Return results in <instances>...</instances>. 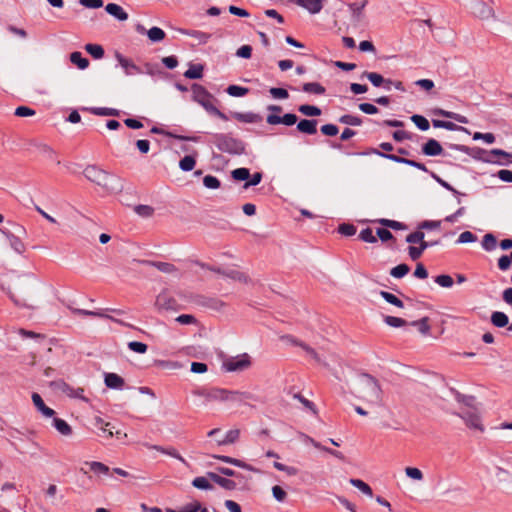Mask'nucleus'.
Listing matches in <instances>:
<instances>
[{
    "label": "nucleus",
    "instance_id": "58836bf2",
    "mask_svg": "<svg viewBox=\"0 0 512 512\" xmlns=\"http://www.w3.org/2000/svg\"><path fill=\"white\" fill-rule=\"evenodd\" d=\"M231 177L236 182L247 183L249 177V168L241 167L231 171Z\"/></svg>",
    "mask_w": 512,
    "mask_h": 512
},
{
    "label": "nucleus",
    "instance_id": "09e8293b",
    "mask_svg": "<svg viewBox=\"0 0 512 512\" xmlns=\"http://www.w3.org/2000/svg\"><path fill=\"white\" fill-rule=\"evenodd\" d=\"M379 294L389 304L394 305L398 308L404 307L403 301L400 300L398 297H396L394 294L387 292V291H380Z\"/></svg>",
    "mask_w": 512,
    "mask_h": 512
},
{
    "label": "nucleus",
    "instance_id": "ea45409f",
    "mask_svg": "<svg viewBox=\"0 0 512 512\" xmlns=\"http://www.w3.org/2000/svg\"><path fill=\"white\" fill-rule=\"evenodd\" d=\"M411 121L415 124V126L421 131H427L430 128V122L426 117L420 114H413L410 117Z\"/></svg>",
    "mask_w": 512,
    "mask_h": 512
},
{
    "label": "nucleus",
    "instance_id": "412c9836",
    "mask_svg": "<svg viewBox=\"0 0 512 512\" xmlns=\"http://www.w3.org/2000/svg\"><path fill=\"white\" fill-rule=\"evenodd\" d=\"M207 475L209 479L226 490H234L236 488V483L231 479L222 477L219 474L213 472H209Z\"/></svg>",
    "mask_w": 512,
    "mask_h": 512
},
{
    "label": "nucleus",
    "instance_id": "603ef678",
    "mask_svg": "<svg viewBox=\"0 0 512 512\" xmlns=\"http://www.w3.org/2000/svg\"><path fill=\"white\" fill-rule=\"evenodd\" d=\"M192 485L200 490H212L213 486L210 484L208 478L199 476L193 479Z\"/></svg>",
    "mask_w": 512,
    "mask_h": 512
},
{
    "label": "nucleus",
    "instance_id": "052dcab7",
    "mask_svg": "<svg viewBox=\"0 0 512 512\" xmlns=\"http://www.w3.org/2000/svg\"><path fill=\"white\" fill-rule=\"evenodd\" d=\"M409 271H410V268L407 264H399L390 270V275L394 278H402Z\"/></svg>",
    "mask_w": 512,
    "mask_h": 512
},
{
    "label": "nucleus",
    "instance_id": "a19ab883",
    "mask_svg": "<svg viewBox=\"0 0 512 512\" xmlns=\"http://www.w3.org/2000/svg\"><path fill=\"white\" fill-rule=\"evenodd\" d=\"M239 435H240L239 429H231L226 432L225 437L223 439L217 441V444L221 446V445L235 443L238 440Z\"/></svg>",
    "mask_w": 512,
    "mask_h": 512
},
{
    "label": "nucleus",
    "instance_id": "6ab92c4d",
    "mask_svg": "<svg viewBox=\"0 0 512 512\" xmlns=\"http://www.w3.org/2000/svg\"><path fill=\"white\" fill-rule=\"evenodd\" d=\"M115 58L118 63L121 65L127 75L130 74V69L135 71L136 73H141L140 67H138L132 60L124 57L120 52L115 51Z\"/></svg>",
    "mask_w": 512,
    "mask_h": 512
},
{
    "label": "nucleus",
    "instance_id": "b1692460",
    "mask_svg": "<svg viewBox=\"0 0 512 512\" xmlns=\"http://www.w3.org/2000/svg\"><path fill=\"white\" fill-rule=\"evenodd\" d=\"M474 14L479 18L487 19L493 14V9L483 1H478L474 5Z\"/></svg>",
    "mask_w": 512,
    "mask_h": 512
},
{
    "label": "nucleus",
    "instance_id": "a18cd8bd",
    "mask_svg": "<svg viewBox=\"0 0 512 512\" xmlns=\"http://www.w3.org/2000/svg\"><path fill=\"white\" fill-rule=\"evenodd\" d=\"M375 222H378L379 224H381L385 227L391 228L393 230H405L407 228V226L404 223L396 221V220L381 218V219L375 220Z\"/></svg>",
    "mask_w": 512,
    "mask_h": 512
},
{
    "label": "nucleus",
    "instance_id": "423d86ee",
    "mask_svg": "<svg viewBox=\"0 0 512 512\" xmlns=\"http://www.w3.org/2000/svg\"><path fill=\"white\" fill-rule=\"evenodd\" d=\"M447 147L452 150L463 152L470 157H472L475 160L482 161L484 163H490V164H498V165H505L501 160L492 159L490 155V151H486L483 148L480 147H469L462 144H453V143H446Z\"/></svg>",
    "mask_w": 512,
    "mask_h": 512
},
{
    "label": "nucleus",
    "instance_id": "393cba45",
    "mask_svg": "<svg viewBox=\"0 0 512 512\" xmlns=\"http://www.w3.org/2000/svg\"><path fill=\"white\" fill-rule=\"evenodd\" d=\"M298 112L307 117H318L322 114V110L311 104H301L297 108Z\"/></svg>",
    "mask_w": 512,
    "mask_h": 512
},
{
    "label": "nucleus",
    "instance_id": "f8f14e48",
    "mask_svg": "<svg viewBox=\"0 0 512 512\" xmlns=\"http://www.w3.org/2000/svg\"><path fill=\"white\" fill-rule=\"evenodd\" d=\"M152 134H159V135H165L169 138H173L179 141H189V142H199L200 137L199 136H186V135H180L176 134L172 131L164 130L158 126H153L150 130Z\"/></svg>",
    "mask_w": 512,
    "mask_h": 512
},
{
    "label": "nucleus",
    "instance_id": "5701e85b",
    "mask_svg": "<svg viewBox=\"0 0 512 512\" xmlns=\"http://www.w3.org/2000/svg\"><path fill=\"white\" fill-rule=\"evenodd\" d=\"M70 62L77 66L80 70L88 68L90 62L87 57H84L80 51H74L69 55Z\"/></svg>",
    "mask_w": 512,
    "mask_h": 512
},
{
    "label": "nucleus",
    "instance_id": "2f4dec72",
    "mask_svg": "<svg viewBox=\"0 0 512 512\" xmlns=\"http://www.w3.org/2000/svg\"><path fill=\"white\" fill-rule=\"evenodd\" d=\"M145 263L155 267L159 271L166 273V274H171V273L177 272V268L173 264L168 263V262L146 261Z\"/></svg>",
    "mask_w": 512,
    "mask_h": 512
},
{
    "label": "nucleus",
    "instance_id": "72a5a7b5",
    "mask_svg": "<svg viewBox=\"0 0 512 512\" xmlns=\"http://www.w3.org/2000/svg\"><path fill=\"white\" fill-rule=\"evenodd\" d=\"M224 388L213 387L209 389V393L206 395V403L209 402H222L224 398Z\"/></svg>",
    "mask_w": 512,
    "mask_h": 512
},
{
    "label": "nucleus",
    "instance_id": "6e6d98bb",
    "mask_svg": "<svg viewBox=\"0 0 512 512\" xmlns=\"http://www.w3.org/2000/svg\"><path fill=\"white\" fill-rule=\"evenodd\" d=\"M262 178H263L262 172H255L253 174H251L249 172L248 181H247V183L243 184V189H249L252 186H257L262 181Z\"/></svg>",
    "mask_w": 512,
    "mask_h": 512
},
{
    "label": "nucleus",
    "instance_id": "49530a36",
    "mask_svg": "<svg viewBox=\"0 0 512 512\" xmlns=\"http://www.w3.org/2000/svg\"><path fill=\"white\" fill-rule=\"evenodd\" d=\"M303 8L308 10L311 14L319 13L323 8V0H305Z\"/></svg>",
    "mask_w": 512,
    "mask_h": 512
},
{
    "label": "nucleus",
    "instance_id": "e433bc0d",
    "mask_svg": "<svg viewBox=\"0 0 512 512\" xmlns=\"http://www.w3.org/2000/svg\"><path fill=\"white\" fill-rule=\"evenodd\" d=\"M225 91L232 97H244L250 92V89L247 87L231 84L226 88Z\"/></svg>",
    "mask_w": 512,
    "mask_h": 512
},
{
    "label": "nucleus",
    "instance_id": "dca6fc26",
    "mask_svg": "<svg viewBox=\"0 0 512 512\" xmlns=\"http://www.w3.org/2000/svg\"><path fill=\"white\" fill-rule=\"evenodd\" d=\"M105 11L120 22L126 21L129 17L128 13L116 3H108L105 6Z\"/></svg>",
    "mask_w": 512,
    "mask_h": 512
},
{
    "label": "nucleus",
    "instance_id": "4d7b16f0",
    "mask_svg": "<svg viewBox=\"0 0 512 512\" xmlns=\"http://www.w3.org/2000/svg\"><path fill=\"white\" fill-rule=\"evenodd\" d=\"M428 321H429L428 317H423L419 320L413 321L411 323V325L417 327L421 334L427 335L430 331V326H429Z\"/></svg>",
    "mask_w": 512,
    "mask_h": 512
},
{
    "label": "nucleus",
    "instance_id": "c03bdc74",
    "mask_svg": "<svg viewBox=\"0 0 512 512\" xmlns=\"http://www.w3.org/2000/svg\"><path fill=\"white\" fill-rule=\"evenodd\" d=\"M6 236L8 238L11 248L15 252H17L19 254L24 252L25 246H24L23 242L18 237H16L15 235H13L11 233H6Z\"/></svg>",
    "mask_w": 512,
    "mask_h": 512
},
{
    "label": "nucleus",
    "instance_id": "20e7f679",
    "mask_svg": "<svg viewBox=\"0 0 512 512\" xmlns=\"http://www.w3.org/2000/svg\"><path fill=\"white\" fill-rule=\"evenodd\" d=\"M357 386L363 397L374 404L382 400V390L379 382L368 373H360L357 376Z\"/></svg>",
    "mask_w": 512,
    "mask_h": 512
},
{
    "label": "nucleus",
    "instance_id": "c756f323",
    "mask_svg": "<svg viewBox=\"0 0 512 512\" xmlns=\"http://www.w3.org/2000/svg\"><path fill=\"white\" fill-rule=\"evenodd\" d=\"M368 1L364 0L362 3H351L349 9L352 11L353 22H360L363 17V9L367 5Z\"/></svg>",
    "mask_w": 512,
    "mask_h": 512
},
{
    "label": "nucleus",
    "instance_id": "0eeeda50",
    "mask_svg": "<svg viewBox=\"0 0 512 512\" xmlns=\"http://www.w3.org/2000/svg\"><path fill=\"white\" fill-rule=\"evenodd\" d=\"M250 366L251 357L247 353L227 357L222 362V369L226 372H243Z\"/></svg>",
    "mask_w": 512,
    "mask_h": 512
},
{
    "label": "nucleus",
    "instance_id": "1a4fd4ad",
    "mask_svg": "<svg viewBox=\"0 0 512 512\" xmlns=\"http://www.w3.org/2000/svg\"><path fill=\"white\" fill-rule=\"evenodd\" d=\"M457 415L464 420L465 424L470 429L477 430L479 432L484 431V426L481 423L479 412L474 407L466 409Z\"/></svg>",
    "mask_w": 512,
    "mask_h": 512
},
{
    "label": "nucleus",
    "instance_id": "6e6552de",
    "mask_svg": "<svg viewBox=\"0 0 512 512\" xmlns=\"http://www.w3.org/2000/svg\"><path fill=\"white\" fill-rule=\"evenodd\" d=\"M503 460L493 458L486 466V472L496 477L499 483H508L512 480L510 472L502 465Z\"/></svg>",
    "mask_w": 512,
    "mask_h": 512
},
{
    "label": "nucleus",
    "instance_id": "37998d69",
    "mask_svg": "<svg viewBox=\"0 0 512 512\" xmlns=\"http://www.w3.org/2000/svg\"><path fill=\"white\" fill-rule=\"evenodd\" d=\"M95 427L99 429L106 437H112L114 435L113 427H111V424L104 422V420L99 417L95 419Z\"/></svg>",
    "mask_w": 512,
    "mask_h": 512
},
{
    "label": "nucleus",
    "instance_id": "f704fd0d",
    "mask_svg": "<svg viewBox=\"0 0 512 512\" xmlns=\"http://www.w3.org/2000/svg\"><path fill=\"white\" fill-rule=\"evenodd\" d=\"M173 300L165 293H160L155 301V306L159 310H168L172 308Z\"/></svg>",
    "mask_w": 512,
    "mask_h": 512
},
{
    "label": "nucleus",
    "instance_id": "79ce46f5",
    "mask_svg": "<svg viewBox=\"0 0 512 512\" xmlns=\"http://www.w3.org/2000/svg\"><path fill=\"white\" fill-rule=\"evenodd\" d=\"M338 121L341 124L349 125V126H361L363 123V120L359 116L351 115V114H344L339 117Z\"/></svg>",
    "mask_w": 512,
    "mask_h": 512
},
{
    "label": "nucleus",
    "instance_id": "ddd939ff",
    "mask_svg": "<svg viewBox=\"0 0 512 512\" xmlns=\"http://www.w3.org/2000/svg\"><path fill=\"white\" fill-rule=\"evenodd\" d=\"M230 116L243 123H260L262 122L263 118L260 114L254 113V112H237V111H231Z\"/></svg>",
    "mask_w": 512,
    "mask_h": 512
},
{
    "label": "nucleus",
    "instance_id": "473e14b6",
    "mask_svg": "<svg viewBox=\"0 0 512 512\" xmlns=\"http://www.w3.org/2000/svg\"><path fill=\"white\" fill-rule=\"evenodd\" d=\"M491 322L495 327L503 328L509 323V318L504 312L495 311L491 315Z\"/></svg>",
    "mask_w": 512,
    "mask_h": 512
},
{
    "label": "nucleus",
    "instance_id": "f257e3e1",
    "mask_svg": "<svg viewBox=\"0 0 512 512\" xmlns=\"http://www.w3.org/2000/svg\"><path fill=\"white\" fill-rule=\"evenodd\" d=\"M84 176L107 192H122L124 189L123 181L115 174L108 173L97 165H88L84 171Z\"/></svg>",
    "mask_w": 512,
    "mask_h": 512
},
{
    "label": "nucleus",
    "instance_id": "4be33fe9",
    "mask_svg": "<svg viewBox=\"0 0 512 512\" xmlns=\"http://www.w3.org/2000/svg\"><path fill=\"white\" fill-rule=\"evenodd\" d=\"M178 31L183 35H187V36L198 39L200 44H206L209 41V39L211 38V34L205 33V32L199 31V30L180 28V29H178Z\"/></svg>",
    "mask_w": 512,
    "mask_h": 512
},
{
    "label": "nucleus",
    "instance_id": "39448f33",
    "mask_svg": "<svg viewBox=\"0 0 512 512\" xmlns=\"http://www.w3.org/2000/svg\"><path fill=\"white\" fill-rule=\"evenodd\" d=\"M214 144L221 152L230 155H242L246 153V143L235 138L231 133H216L213 136Z\"/></svg>",
    "mask_w": 512,
    "mask_h": 512
},
{
    "label": "nucleus",
    "instance_id": "bb28decb",
    "mask_svg": "<svg viewBox=\"0 0 512 512\" xmlns=\"http://www.w3.org/2000/svg\"><path fill=\"white\" fill-rule=\"evenodd\" d=\"M166 512H208L198 501H194L182 506L179 509H167Z\"/></svg>",
    "mask_w": 512,
    "mask_h": 512
},
{
    "label": "nucleus",
    "instance_id": "5fc2aeb1",
    "mask_svg": "<svg viewBox=\"0 0 512 512\" xmlns=\"http://www.w3.org/2000/svg\"><path fill=\"white\" fill-rule=\"evenodd\" d=\"M496 238L493 234L487 233L482 240V248L485 251H493L496 248Z\"/></svg>",
    "mask_w": 512,
    "mask_h": 512
},
{
    "label": "nucleus",
    "instance_id": "8fccbe9b",
    "mask_svg": "<svg viewBox=\"0 0 512 512\" xmlns=\"http://www.w3.org/2000/svg\"><path fill=\"white\" fill-rule=\"evenodd\" d=\"M196 165V159L192 155H185L179 161V167L183 171H191Z\"/></svg>",
    "mask_w": 512,
    "mask_h": 512
},
{
    "label": "nucleus",
    "instance_id": "a878e982",
    "mask_svg": "<svg viewBox=\"0 0 512 512\" xmlns=\"http://www.w3.org/2000/svg\"><path fill=\"white\" fill-rule=\"evenodd\" d=\"M84 48L93 59L99 60L102 59L105 55V50L100 44L88 43Z\"/></svg>",
    "mask_w": 512,
    "mask_h": 512
},
{
    "label": "nucleus",
    "instance_id": "c9c22d12",
    "mask_svg": "<svg viewBox=\"0 0 512 512\" xmlns=\"http://www.w3.org/2000/svg\"><path fill=\"white\" fill-rule=\"evenodd\" d=\"M147 36L151 42L157 43L165 39L166 33L163 29L153 26L147 30Z\"/></svg>",
    "mask_w": 512,
    "mask_h": 512
},
{
    "label": "nucleus",
    "instance_id": "de8ad7c7",
    "mask_svg": "<svg viewBox=\"0 0 512 512\" xmlns=\"http://www.w3.org/2000/svg\"><path fill=\"white\" fill-rule=\"evenodd\" d=\"M286 339L289 340L294 345H298L301 348H303L309 356H311L317 362H320V358H319L318 354L316 353V351L313 348H311L310 346L306 345L303 342L297 341L296 339L292 338L291 336H287Z\"/></svg>",
    "mask_w": 512,
    "mask_h": 512
},
{
    "label": "nucleus",
    "instance_id": "4c0bfd02",
    "mask_svg": "<svg viewBox=\"0 0 512 512\" xmlns=\"http://www.w3.org/2000/svg\"><path fill=\"white\" fill-rule=\"evenodd\" d=\"M53 426L62 435L68 436L72 433L70 425L63 419L53 418Z\"/></svg>",
    "mask_w": 512,
    "mask_h": 512
},
{
    "label": "nucleus",
    "instance_id": "9d476101",
    "mask_svg": "<svg viewBox=\"0 0 512 512\" xmlns=\"http://www.w3.org/2000/svg\"><path fill=\"white\" fill-rule=\"evenodd\" d=\"M255 397L253 394L240 391V390H224V398L223 403H228L231 405H243L246 400H253Z\"/></svg>",
    "mask_w": 512,
    "mask_h": 512
},
{
    "label": "nucleus",
    "instance_id": "bf43d9fd",
    "mask_svg": "<svg viewBox=\"0 0 512 512\" xmlns=\"http://www.w3.org/2000/svg\"><path fill=\"white\" fill-rule=\"evenodd\" d=\"M203 185L208 189L215 190L220 188L221 182L216 176L209 174L203 177Z\"/></svg>",
    "mask_w": 512,
    "mask_h": 512
},
{
    "label": "nucleus",
    "instance_id": "c85d7f7f",
    "mask_svg": "<svg viewBox=\"0 0 512 512\" xmlns=\"http://www.w3.org/2000/svg\"><path fill=\"white\" fill-rule=\"evenodd\" d=\"M361 78H367L371 82V84L377 88L382 87V85H384L385 82V78L383 77V75L377 72L364 71L361 74Z\"/></svg>",
    "mask_w": 512,
    "mask_h": 512
},
{
    "label": "nucleus",
    "instance_id": "864d4df0",
    "mask_svg": "<svg viewBox=\"0 0 512 512\" xmlns=\"http://www.w3.org/2000/svg\"><path fill=\"white\" fill-rule=\"evenodd\" d=\"M269 93L274 99L285 100L289 98L288 90L283 87H271Z\"/></svg>",
    "mask_w": 512,
    "mask_h": 512
},
{
    "label": "nucleus",
    "instance_id": "69168bd1",
    "mask_svg": "<svg viewBox=\"0 0 512 512\" xmlns=\"http://www.w3.org/2000/svg\"><path fill=\"white\" fill-rule=\"evenodd\" d=\"M421 230L422 229H418L417 231L412 232L409 235H407L406 242L410 243V244H416V243L421 244L425 238V234Z\"/></svg>",
    "mask_w": 512,
    "mask_h": 512
},
{
    "label": "nucleus",
    "instance_id": "338daca9",
    "mask_svg": "<svg viewBox=\"0 0 512 512\" xmlns=\"http://www.w3.org/2000/svg\"><path fill=\"white\" fill-rule=\"evenodd\" d=\"M222 275L224 277H227V278H230L233 280H237L240 282H246V280H247V277L243 273H241L240 271H237V270H233V269L224 270L222 272Z\"/></svg>",
    "mask_w": 512,
    "mask_h": 512
},
{
    "label": "nucleus",
    "instance_id": "a211bd4d",
    "mask_svg": "<svg viewBox=\"0 0 512 512\" xmlns=\"http://www.w3.org/2000/svg\"><path fill=\"white\" fill-rule=\"evenodd\" d=\"M82 111H89L93 115L97 116H113L119 117L121 111L116 108H108V107H83Z\"/></svg>",
    "mask_w": 512,
    "mask_h": 512
},
{
    "label": "nucleus",
    "instance_id": "7c9ffc66",
    "mask_svg": "<svg viewBox=\"0 0 512 512\" xmlns=\"http://www.w3.org/2000/svg\"><path fill=\"white\" fill-rule=\"evenodd\" d=\"M490 155L492 159L501 160L504 163H506L505 165L510 163L512 164V153L510 152H507L499 148H494L490 150Z\"/></svg>",
    "mask_w": 512,
    "mask_h": 512
},
{
    "label": "nucleus",
    "instance_id": "f03ea898",
    "mask_svg": "<svg viewBox=\"0 0 512 512\" xmlns=\"http://www.w3.org/2000/svg\"><path fill=\"white\" fill-rule=\"evenodd\" d=\"M266 122L269 125H285L293 126L296 124V130L305 135H314L317 133L318 120L316 119H299L295 113H285L284 115L268 114Z\"/></svg>",
    "mask_w": 512,
    "mask_h": 512
},
{
    "label": "nucleus",
    "instance_id": "7ed1b4c3",
    "mask_svg": "<svg viewBox=\"0 0 512 512\" xmlns=\"http://www.w3.org/2000/svg\"><path fill=\"white\" fill-rule=\"evenodd\" d=\"M191 90L192 100L200 104L210 115L223 121L228 120V116L211 103V100L217 101V99L203 85L193 83Z\"/></svg>",
    "mask_w": 512,
    "mask_h": 512
},
{
    "label": "nucleus",
    "instance_id": "0e129e2a",
    "mask_svg": "<svg viewBox=\"0 0 512 512\" xmlns=\"http://www.w3.org/2000/svg\"><path fill=\"white\" fill-rule=\"evenodd\" d=\"M359 239L366 243H376L377 237L374 236L371 228L362 229L359 233Z\"/></svg>",
    "mask_w": 512,
    "mask_h": 512
},
{
    "label": "nucleus",
    "instance_id": "3c124183",
    "mask_svg": "<svg viewBox=\"0 0 512 512\" xmlns=\"http://www.w3.org/2000/svg\"><path fill=\"white\" fill-rule=\"evenodd\" d=\"M350 483L351 485H353L354 487H356L357 489H359L363 494L369 496V497H372L373 496V491L371 489V487L366 484L364 481L360 480V479H350Z\"/></svg>",
    "mask_w": 512,
    "mask_h": 512
},
{
    "label": "nucleus",
    "instance_id": "e2e57ef3",
    "mask_svg": "<svg viewBox=\"0 0 512 512\" xmlns=\"http://www.w3.org/2000/svg\"><path fill=\"white\" fill-rule=\"evenodd\" d=\"M320 131L324 136L334 137L339 133V128L335 124L327 123L320 127Z\"/></svg>",
    "mask_w": 512,
    "mask_h": 512
},
{
    "label": "nucleus",
    "instance_id": "9b49d317",
    "mask_svg": "<svg viewBox=\"0 0 512 512\" xmlns=\"http://www.w3.org/2000/svg\"><path fill=\"white\" fill-rule=\"evenodd\" d=\"M421 152L425 156L435 157V156H446V153L440 144L434 138H429L425 143L421 146Z\"/></svg>",
    "mask_w": 512,
    "mask_h": 512
},
{
    "label": "nucleus",
    "instance_id": "2eb2a0df",
    "mask_svg": "<svg viewBox=\"0 0 512 512\" xmlns=\"http://www.w3.org/2000/svg\"><path fill=\"white\" fill-rule=\"evenodd\" d=\"M104 383L108 388L114 390H123L125 386L124 379L116 373H105Z\"/></svg>",
    "mask_w": 512,
    "mask_h": 512
},
{
    "label": "nucleus",
    "instance_id": "13d9d810",
    "mask_svg": "<svg viewBox=\"0 0 512 512\" xmlns=\"http://www.w3.org/2000/svg\"><path fill=\"white\" fill-rule=\"evenodd\" d=\"M134 212L140 217L148 218L152 216L154 208L149 205L139 204L134 206Z\"/></svg>",
    "mask_w": 512,
    "mask_h": 512
},
{
    "label": "nucleus",
    "instance_id": "774afa93",
    "mask_svg": "<svg viewBox=\"0 0 512 512\" xmlns=\"http://www.w3.org/2000/svg\"><path fill=\"white\" fill-rule=\"evenodd\" d=\"M252 52H253V48H252V46H251V45H248V44H245V45L240 46V47L236 50L235 55H236L238 58L250 59V58L252 57Z\"/></svg>",
    "mask_w": 512,
    "mask_h": 512
},
{
    "label": "nucleus",
    "instance_id": "f3484780",
    "mask_svg": "<svg viewBox=\"0 0 512 512\" xmlns=\"http://www.w3.org/2000/svg\"><path fill=\"white\" fill-rule=\"evenodd\" d=\"M31 398L34 406L44 417L50 418L54 416L55 411L45 405L42 397L38 393H33Z\"/></svg>",
    "mask_w": 512,
    "mask_h": 512
},
{
    "label": "nucleus",
    "instance_id": "4468645a",
    "mask_svg": "<svg viewBox=\"0 0 512 512\" xmlns=\"http://www.w3.org/2000/svg\"><path fill=\"white\" fill-rule=\"evenodd\" d=\"M69 309L71 310V312L73 314L82 315V316H94V317L106 318V319H109L116 323H119L121 325H126L123 321L115 319L108 314H105L104 311H102V310L91 311V310L79 309V308H73V307H69Z\"/></svg>",
    "mask_w": 512,
    "mask_h": 512
},
{
    "label": "nucleus",
    "instance_id": "aec40b11",
    "mask_svg": "<svg viewBox=\"0 0 512 512\" xmlns=\"http://www.w3.org/2000/svg\"><path fill=\"white\" fill-rule=\"evenodd\" d=\"M204 65L189 63V68L184 72L183 76L190 80H199L203 78Z\"/></svg>",
    "mask_w": 512,
    "mask_h": 512
},
{
    "label": "nucleus",
    "instance_id": "680f3d73",
    "mask_svg": "<svg viewBox=\"0 0 512 512\" xmlns=\"http://www.w3.org/2000/svg\"><path fill=\"white\" fill-rule=\"evenodd\" d=\"M435 283L443 288H451L453 286V279L450 275L441 274L434 278Z\"/></svg>",
    "mask_w": 512,
    "mask_h": 512
},
{
    "label": "nucleus",
    "instance_id": "cd10ccee",
    "mask_svg": "<svg viewBox=\"0 0 512 512\" xmlns=\"http://www.w3.org/2000/svg\"><path fill=\"white\" fill-rule=\"evenodd\" d=\"M302 91L305 93H313L323 95L326 92L325 87L319 82H307L302 85Z\"/></svg>",
    "mask_w": 512,
    "mask_h": 512
}]
</instances>
